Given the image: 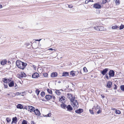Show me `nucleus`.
Instances as JSON below:
<instances>
[{
  "label": "nucleus",
  "instance_id": "nucleus-61",
  "mask_svg": "<svg viewBox=\"0 0 124 124\" xmlns=\"http://www.w3.org/2000/svg\"><path fill=\"white\" fill-rule=\"evenodd\" d=\"M116 109L115 108H112V110H115Z\"/></svg>",
  "mask_w": 124,
  "mask_h": 124
},
{
  "label": "nucleus",
  "instance_id": "nucleus-60",
  "mask_svg": "<svg viewBox=\"0 0 124 124\" xmlns=\"http://www.w3.org/2000/svg\"><path fill=\"white\" fill-rule=\"evenodd\" d=\"M89 2H93V0H88Z\"/></svg>",
  "mask_w": 124,
  "mask_h": 124
},
{
  "label": "nucleus",
  "instance_id": "nucleus-11",
  "mask_svg": "<svg viewBox=\"0 0 124 124\" xmlns=\"http://www.w3.org/2000/svg\"><path fill=\"white\" fill-rule=\"evenodd\" d=\"M83 109L79 108L78 109L76 110L75 112L77 113L80 114L83 112Z\"/></svg>",
  "mask_w": 124,
  "mask_h": 124
},
{
  "label": "nucleus",
  "instance_id": "nucleus-54",
  "mask_svg": "<svg viewBox=\"0 0 124 124\" xmlns=\"http://www.w3.org/2000/svg\"><path fill=\"white\" fill-rule=\"evenodd\" d=\"M7 63H8V64H11V62L10 61H8V62Z\"/></svg>",
  "mask_w": 124,
  "mask_h": 124
},
{
  "label": "nucleus",
  "instance_id": "nucleus-44",
  "mask_svg": "<svg viewBox=\"0 0 124 124\" xmlns=\"http://www.w3.org/2000/svg\"><path fill=\"white\" fill-rule=\"evenodd\" d=\"M4 87L5 88H7L8 87V85H7V84H4Z\"/></svg>",
  "mask_w": 124,
  "mask_h": 124
},
{
  "label": "nucleus",
  "instance_id": "nucleus-1",
  "mask_svg": "<svg viewBox=\"0 0 124 124\" xmlns=\"http://www.w3.org/2000/svg\"><path fill=\"white\" fill-rule=\"evenodd\" d=\"M16 65L17 67L22 70H23L27 65L26 63L20 60H17L16 61Z\"/></svg>",
  "mask_w": 124,
  "mask_h": 124
},
{
  "label": "nucleus",
  "instance_id": "nucleus-32",
  "mask_svg": "<svg viewBox=\"0 0 124 124\" xmlns=\"http://www.w3.org/2000/svg\"><path fill=\"white\" fill-rule=\"evenodd\" d=\"M115 113L116 114H119L121 113V112L119 110H116Z\"/></svg>",
  "mask_w": 124,
  "mask_h": 124
},
{
  "label": "nucleus",
  "instance_id": "nucleus-55",
  "mask_svg": "<svg viewBox=\"0 0 124 124\" xmlns=\"http://www.w3.org/2000/svg\"><path fill=\"white\" fill-rule=\"evenodd\" d=\"M100 108V107H99V106H98V105H97V106L96 107V109H99V108Z\"/></svg>",
  "mask_w": 124,
  "mask_h": 124
},
{
  "label": "nucleus",
  "instance_id": "nucleus-62",
  "mask_svg": "<svg viewBox=\"0 0 124 124\" xmlns=\"http://www.w3.org/2000/svg\"><path fill=\"white\" fill-rule=\"evenodd\" d=\"M24 109H27V108L26 107V106L25 107H24Z\"/></svg>",
  "mask_w": 124,
  "mask_h": 124
},
{
  "label": "nucleus",
  "instance_id": "nucleus-16",
  "mask_svg": "<svg viewBox=\"0 0 124 124\" xmlns=\"http://www.w3.org/2000/svg\"><path fill=\"white\" fill-rule=\"evenodd\" d=\"M112 82L111 81H109L108 82L107 84V86L108 88H110L112 85Z\"/></svg>",
  "mask_w": 124,
  "mask_h": 124
},
{
  "label": "nucleus",
  "instance_id": "nucleus-39",
  "mask_svg": "<svg viewBox=\"0 0 124 124\" xmlns=\"http://www.w3.org/2000/svg\"><path fill=\"white\" fill-rule=\"evenodd\" d=\"M6 120L7 121V122L8 123L10 122L11 120L8 117H7L6 118Z\"/></svg>",
  "mask_w": 124,
  "mask_h": 124
},
{
  "label": "nucleus",
  "instance_id": "nucleus-21",
  "mask_svg": "<svg viewBox=\"0 0 124 124\" xmlns=\"http://www.w3.org/2000/svg\"><path fill=\"white\" fill-rule=\"evenodd\" d=\"M99 31H102L104 30V27L102 26H98Z\"/></svg>",
  "mask_w": 124,
  "mask_h": 124
},
{
  "label": "nucleus",
  "instance_id": "nucleus-5",
  "mask_svg": "<svg viewBox=\"0 0 124 124\" xmlns=\"http://www.w3.org/2000/svg\"><path fill=\"white\" fill-rule=\"evenodd\" d=\"M115 75V72L114 71L112 70H110L109 73V75L110 78L111 77H113Z\"/></svg>",
  "mask_w": 124,
  "mask_h": 124
},
{
  "label": "nucleus",
  "instance_id": "nucleus-50",
  "mask_svg": "<svg viewBox=\"0 0 124 124\" xmlns=\"http://www.w3.org/2000/svg\"><path fill=\"white\" fill-rule=\"evenodd\" d=\"M49 50H54V51H55L56 50L55 49H53L52 48H50L48 49Z\"/></svg>",
  "mask_w": 124,
  "mask_h": 124
},
{
  "label": "nucleus",
  "instance_id": "nucleus-4",
  "mask_svg": "<svg viewBox=\"0 0 124 124\" xmlns=\"http://www.w3.org/2000/svg\"><path fill=\"white\" fill-rule=\"evenodd\" d=\"M67 95L68 98L70 99L71 102L75 99V97H73L72 94L71 93H68L67 94Z\"/></svg>",
  "mask_w": 124,
  "mask_h": 124
},
{
  "label": "nucleus",
  "instance_id": "nucleus-26",
  "mask_svg": "<svg viewBox=\"0 0 124 124\" xmlns=\"http://www.w3.org/2000/svg\"><path fill=\"white\" fill-rule=\"evenodd\" d=\"M119 27L117 26H113L111 28L113 29H115L118 28Z\"/></svg>",
  "mask_w": 124,
  "mask_h": 124
},
{
  "label": "nucleus",
  "instance_id": "nucleus-33",
  "mask_svg": "<svg viewBox=\"0 0 124 124\" xmlns=\"http://www.w3.org/2000/svg\"><path fill=\"white\" fill-rule=\"evenodd\" d=\"M35 92L37 94V95H38L39 94L40 91H39L38 89H37L35 91Z\"/></svg>",
  "mask_w": 124,
  "mask_h": 124
},
{
  "label": "nucleus",
  "instance_id": "nucleus-41",
  "mask_svg": "<svg viewBox=\"0 0 124 124\" xmlns=\"http://www.w3.org/2000/svg\"><path fill=\"white\" fill-rule=\"evenodd\" d=\"M43 76L45 77H47L48 76V74L47 73H44L43 74Z\"/></svg>",
  "mask_w": 124,
  "mask_h": 124
},
{
  "label": "nucleus",
  "instance_id": "nucleus-35",
  "mask_svg": "<svg viewBox=\"0 0 124 124\" xmlns=\"http://www.w3.org/2000/svg\"><path fill=\"white\" fill-rule=\"evenodd\" d=\"M27 121L25 120H23L22 122V124H27Z\"/></svg>",
  "mask_w": 124,
  "mask_h": 124
},
{
  "label": "nucleus",
  "instance_id": "nucleus-20",
  "mask_svg": "<svg viewBox=\"0 0 124 124\" xmlns=\"http://www.w3.org/2000/svg\"><path fill=\"white\" fill-rule=\"evenodd\" d=\"M69 75V73L67 72H64L63 73L62 75V76L66 77Z\"/></svg>",
  "mask_w": 124,
  "mask_h": 124
},
{
  "label": "nucleus",
  "instance_id": "nucleus-25",
  "mask_svg": "<svg viewBox=\"0 0 124 124\" xmlns=\"http://www.w3.org/2000/svg\"><path fill=\"white\" fill-rule=\"evenodd\" d=\"M4 82L5 83L7 84L8 82V79L6 78H4L2 79Z\"/></svg>",
  "mask_w": 124,
  "mask_h": 124
},
{
  "label": "nucleus",
  "instance_id": "nucleus-63",
  "mask_svg": "<svg viewBox=\"0 0 124 124\" xmlns=\"http://www.w3.org/2000/svg\"><path fill=\"white\" fill-rule=\"evenodd\" d=\"M17 86V85L16 84L15 86V87H16V86Z\"/></svg>",
  "mask_w": 124,
  "mask_h": 124
},
{
  "label": "nucleus",
  "instance_id": "nucleus-19",
  "mask_svg": "<svg viewBox=\"0 0 124 124\" xmlns=\"http://www.w3.org/2000/svg\"><path fill=\"white\" fill-rule=\"evenodd\" d=\"M60 91H62V89L60 90H56L55 91V93L57 95H59L61 94V92H60Z\"/></svg>",
  "mask_w": 124,
  "mask_h": 124
},
{
  "label": "nucleus",
  "instance_id": "nucleus-29",
  "mask_svg": "<svg viewBox=\"0 0 124 124\" xmlns=\"http://www.w3.org/2000/svg\"><path fill=\"white\" fill-rule=\"evenodd\" d=\"M45 95V93L44 91H42L41 92L40 95L42 97H44Z\"/></svg>",
  "mask_w": 124,
  "mask_h": 124
},
{
  "label": "nucleus",
  "instance_id": "nucleus-57",
  "mask_svg": "<svg viewBox=\"0 0 124 124\" xmlns=\"http://www.w3.org/2000/svg\"><path fill=\"white\" fill-rule=\"evenodd\" d=\"M41 39H37V40H35L36 41H40Z\"/></svg>",
  "mask_w": 124,
  "mask_h": 124
},
{
  "label": "nucleus",
  "instance_id": "nucleus-47",
  "mask_svg": "<svg viewBox=\"0 0 124 124\" xmlns=\"http://www.w3.org/2000/svg\"><path fill=\"white\" fill-rule=\"evenodd\" d=\"M101 110H99L97 112V113L98 114H99L100 113H101Z\"/></svg>",
  "mask_w": 124,
  "mask_h": 124
},
{
  "label": "nucleus",
  "instance_id": "nucleus-30",
  "mask_svg": "<svg viewBox=\"0 0 124 124\" xmlns=\"http://www.w3.org/2000/svg\"><path fill=\"white\" fill-rule=\"evenodd\" d=\"M52 96V101L53 102H54L56 98L53 95Z\"/></svg>",
  "mask_w": 124,
  "mask_h": 124
},
{
  "label": "nucleus",
  "instance_id": "nucleus-49",
  "mask_svg": "<svg viewBox=\"0 0 124 124\" xmlns=\"http://www.w3.org/2000/svg\"><path fill=\"white\" fill-rule=\"evenodd\" d=\"M105 77L108 80L109 79V78L108 77V76L107 74H106L105 75Z\"/></svg>",
  "mask_w": 124,
  "mask_h": 124
},
{
  "label": "nucleus",
  "instance_id": "nucleus-3",
  "mask_svg": "<svg viewBox=\"0 0 124 124\" xmlns=\"http://www.w3.org/2000/svg\"><path fill=\"white\" fill-rule=\"evenodd\" d=\"M71 102H72L73 104V107H75L77 108H78V102L76 100H74L72 101Z\"/></svg>",
  "mask_w": 124,
  "mask_h": 124
},
{
  "label": "nucleus",
  "instance_id": "nucleus-17",
  "mask_svg": "<svg viewBox=\"0 0 124 124\" xmlns=\"http://www.w3.org/2000/svg\"><path fill=\"white\" fill-rule=\"evenodd\" d=\"M8 85L10 87H12L14 85V83L13 80L11 81L10 83H8Z\"/></svg>",
  "mask_w": 124,
  "mask_h": 124
},
{
  "label": "nucleus",
  "instance_id": "nucleus-51",
  "mask_svg": "<svg viewBox=\"0 0 124 124\" xmlns=\"http://www.w3.org/2000/svg\"><path fill=\"white\" fill-rule=\"evenodd\" d=\"M26 46H29L30 45V43H27L25 44Z\"/></svg>",
  "mask_w": 124,
  "mask_h": 124
},
{
  "label": "nucleus",
  "instance_id": "nucleus-64",
  "mask_svg": "<svg viewBox=\"0 0 124 124\" xmlns=\"http://www.w3.org/2000/svg\"><path fill=\"white\" fill-rule=\"evenodd\" d=\"M8 95H9V94H8Z\"/></svg>",
  "mask_w": 124,
  "mask_h": 124
},
{
  "label": "nucleus",
  "instance_id": "nucleus-12",
  "mask_svg": "<svg viewBox=\"0 0 124 124\" xmlns=\"http://www.w3.org/2000/svg\"><path fill=\"white\" fill-rule=\"evenodd\" d=\"M66 108H67V110L70 111L73 110V108L70 105H68L67 106Z\"/></svg>",
  "mask_w": 124,
  "mask_h": 124
},
{
  "label": "nucleus",
  "instance_id": "nucleus-34",
  "mask_svg": "<svg viewBox=\"0 0 124 124\" xmlns=\"http://www.w3.org/2000/svg\"><path fill=\"white\" fill-rule=\"evenodd\" d=\"M98 26H96L93 27V28L96 30L99 31Z\"/></svg>",
  "mask_w": 124,
  "mask_h": 124
},
{
  "label": "nucleus",
  "instance_id": "nucleus-58",
  "mask_svg": "<svg viewBox=\"0 0 124 124\" xmlns=\"http://www.w3.org/2000/svg\"><path fill=\"white\" fill-rule=\"evenodd\" d=\"M2 8V5L1 4H0V8Z\"/></svg>",
  "mask_w": 124,
  "mask_h": 124
},
{
  "label": "nucleus",
  "instance_id": "nucleus-59",
  "mask_svg": "<svg viewBox=\"0 0 124 124\" xmlns=\"http://www.w3.org/2000/svg\"><path fill=\"white\" fill-rule=\"evenodd\" d=\"M11 79H8V81L9 82H11Z\"/></svg>",
  "mask_w": 124,
  "mask_h": 124
},
{
  "label": "nucleus",
  "instance_id": "nucleus-10",
  "mask_svg": "<svg viewBox=\"0 0 124 124\" xmlns=\"http://www.w3.org/2000/svg\"><path fill=\"white\" fill-rule=\"evenodd\" d=\"M34 112L35 114L37 116H39L40 115V114L39 111L37 109H35L34 110Z\"/></svg>",
  "mask_w": 124,
  "mask_h": 124
},
{
  "label": "nucleus",
  "instance_id": "nucleus-9",
  "mask_svg": "<svg viewBox=\"0 0 124 124\" xmlns=\"http://www.w3.org/2000/svg\"><path fill=\"white\" fill-rule=\"evenodd\" d=\"M35 108L31 106H29L28 107V109L29 110H28L30 111V112L32 111H33L35 110Z\"/></svg>",
  "mask_w": 124,
  "mask_h": 124
},
{
  "label": "nucleus",
  "instance_id": "nucleus-28",
  "mask_svg": "<svg viewBox=\"0 0 124 124\" xmlns=\"http://www.w3.org/2000/svg\"><path fill=\"white\" fill-rule=\"evenodd\" d=\"M74 71H71L70 72V75L72 76H74L75 75V73L73 72Z\"/></svg>",
  "mask_w": 124,
  "mask_h": 124
},
{
  "label": "nucleus",
  "instance_id": "nucleus-13",
  "mask_svg": "<svg viewBox=\"0 0 124 124\" xmlns=\"http://www.w3.org/2000/svg\"><path fill=\"white\" fill-rule=\"evenodd\" d=\"M108 69L106 68L103 69L102 71H101V73L103 75H105L108 71Z\"/></svg>",
  "mask_w": 124,
  "mask_h": 124
},
{
  "label": "nucleus",
  "instance_id": "nucleus-18",
  "mask_svg": "<svg viewBox=\"0 0 124 124\" xmlns=\"http://www.w3.org/2000/svg\"><path fill=\"white\" fill-rule=\"evenodd\" d=\"M57 73L56 72H53L51 74V76L52 77H56L57 76Z\"/></svg>",
  "mask_w": 124,
  "mask_h": 124
},
{
  "label": "nucleus",
  "instance_id": "nucleus-42",
  "mask_svg": "<svg viewBox=\"0 0 124 124\" xmlns=\"http://www.w3.org/2000/svg\"><path fill=\"white\" fill-rule=\"evenodd\" d=\"M89 111L91 114H94V113L93 112V110L90 109L89 110Z\"/></svg>",
  "mask_w": 124,
  "mask_h": 124
},
{
  "label": "nucleus",
  "instance_id": "nucleus-53",
  "mask_svg": "<svg viewBox=\"0 0 124 124\" xmlns=\"http://www.w3.org/2000/svg\"><path fill=\"white\" fill-rule=\"evenodd\" d=\"M31 124H36V123H34V121H31Z\"/></svg>",
  "mask_w": 124,
  "mask_h": 124
},
{
  "label": "nucleus",
  "instance_id": "nucleus-48",
  "mask_svg": "<svg viewBox=\"0 0 124 124\" xmlns=\"http://www.w3.org/2000/svg\"><path fill=\"white\" fill-rule=\"evenodd\" d=\"M19 93V92H16V95H20V94H21V93Z\"/></svg>",
  "mask_w": 124,
  "mask_h": 124
},
{
  "label": "nucleus",
  "instance_id": "nucleus-6",
  "mask_svg": "<svg viewBox=\"0 0 124 124\" xmlns=\"http://www.w3.org/2000/svg\"><path fill=\"white\" fill-rule=\"evenodd\" d=\"M93 7L95 8L99 9L101 8V6L98 3H96L94 4Z\"/></svg>",
  "mask_w": 124,
  "mask_h": 124
},
{
  "label": "nucleus",
  "instance_id": "nucleus-37",
  "mask_svg": "<svg viewBox=\"0 0 124 124\" xmlns=\"http://www.w3.org/2000/svg\"><path fill=\"white\" fill-rule=\"evenodd\" d=\"M120 1L119 0H116L115 3L116 5H118L120 3Z\"/></svg>",
  "mask_w": 124,
  "mask_h": 124
},
{
  "label": "nucleus",
  "instance_id": "nucleus-40",
  "mask_svg": "<svg viewBox=\"0 0 124 124\" xmlns=\"http://www.w3.org/2000/svg\"><path fill=\"white\" fill-rule=\"evenodd\" d=\"M83 70H84V71L85 72H87L88 71L86 69V67H84L83 68Z\"/></svg>",
  "mask_w": 124,
  "mask_h": 124
},
{
  "label": "nucleus",
  "instance_id": "nucleus-52",
  "mask_svg": "<svg viewBox=\"0 0 124 124\" xmlns=\"http://www.w3.org/2000/svg\"><path fill=\"white\" fill-rule=\"evenodd\" d=\"M89 2L88 0H86L85 2V4H87Z\"/></svg>",
  "mask_w": 124,
  "mask_h": 124
},
{
  "label": "nucleus",
  "instance_id": "nucleus-31",
  "mask_svg": "<svg viewBox=\"0 0 124 124\" xmlns=\"http://www.w3.org/2000/svg\"><path fill=\"white\" fill-rule=\"evenodd\" d=\"M120 89L122 91H124V85H121L120 87Z\"/></svg>",
  "mask_w": 124,
  "mask_h": 124
},
{
  "label": "nucleus",
  "instance_id": "nucleus-43",
  "mask_svg": "<svg viewBox=\"0 0 124 124\" xmlns=\"http://www.w3.org/2000/svg\"><path fill=\"white\" fill-rule=\"evenodd\" d=\"M102 3L103 4H105L107 2V0H102Z\"/></svg>",
  "mask_w": 124,
  "mask_h": 124
},
{
  "label": "nucleus",
  "instance_id": "nucleus-56",
  "mask_svg": "<svg viewBox=\"0 0 124 124\" xmlns=\"http://www.w3.org/2000/svg\"><path fill=\"white\" fill-rule=\"evenodd\" d=\"M101 95L102 97V98H104L105 96H104L103 95H102V94H101Z\"/></svg>",
  "mask_w": 124,
  "mask_h": 124
},
{
  "label": "nucleus",
  "instance_id": "nucleus-14",
  "mask_svg": "<svg viewBox=\"0 0 124 124\" xmlns=\"http://www.w3.org/2000/svg\"><path fill=\"white\" fill-rule=\"evenodd\" d=\"M52 95H47L45 97V98L47 100H50L52 99Z\"/></svg>",
  "mask_w": 124,
  "mask_h": 124
},
{
  "label": "nucleus",
  "instance_id": "nucleus-46",
  "mask_svg": "<svg viewBox=\"0 0 124 124\" xmlns=\"http://www.w3.org/2000/svg\"><path fill=\"white\" fill-rule=\"evenodd\" d=\"M115 87L113 88L114 89H116L117 88V86L116 84H114Z\"/></svg>",
  "mask_w": 124,
  "mask_h": 124
},
{
  "label": "nucleus",
  "instance_id": "nucleus-24",
  "mask_svg": "<svg viewBox=\"0 0 124 124\" xmlns=\"http://www.w3.org/2000/svg\"><path fill=\"white\" fill-rule=\"evenodd\" d=\"M61 106L62 108L64 109H65V108H66L67 106L64 103H63L61 105Z\"/></svg>",
  "mask_w": 124,
  "mask_h": 124
},
{
  "label": "nucleus",
  "instance_id": "nucleus-36",
  "mask_svg": "<svg viewBox=\"0 0 124 124\" xmlns=\"http://www.w3.org/2000/svg\"><path fill=\"white\" fill-rule=\"evenodd\" d=\"M51 116V113H49L48 114H47V115H45V116H45V117H50Z\"/></svg>",
  "mask_w": 124,
  "mask_h": 124
},
{
  "label": "nucleus",
  "instance_id": "nucleus-2",
  "mask_svg": "<svg viewBox=\"0 0 124 124\" xmlns=\"http://www.w3.org/2000/svg\"><path fill=\"white\" fill-rule=\"evenodd\" d=\"M18 77L20 78H21L23 77H26V74L23 72H21L19 73L17 75Z\"/></svg>",
  "mask_w": 124,
  "mask_h": 124
},
{
  "label": "nucleus",
  "instance_id": "nucleus-7",
  "mask_svg": "<svg viewBox=\"0 0 124 124\" xmlns=\"http://www.w3.org/2000/svg\"><path fill=\"white\" fill-rule=\"evenodd\" d=\"M59 101L61 102H62V103H63L65 102L66 100L64 97L63 96H62L61 98H60Z\"/></svg>",
  "mask_w": 124,
  "mask_h": 124
},
{
  "label": "nucleus",
  "instance_id": "nucleus-22",
  "mask_svg": "<svg viewBox=\"0 0 124 124\" xmlns=\"http://www.w3.org/2000/svg\"><path fill=\"white\" fill-rule=\"evenodd\" d=\"M16 107L17 108H19L20 109H21L23 108V106L21 104H18L17 106Z\"/></svg>",
  "mask_w": 124,
  "mask_h": 124
},
{
  "label": "nucleus",
  "instance_id": "nucleus-15",
  "mask_svg": "<svg viewBox=\"0 0 124 124\" xmlns=\"http://www.w3.org/2000/svg\"><path fill=\"white\" fill-rule=\"evenodd\" d=\"M17 119L16 117H13L12 118V121L11 123L12 124L13 123H16L17 121Z\"/></svg>",
  "mask_w": 124,
  "mask_h": 124
},
{
  "label": "nucleus",
  "instance_id": "nucleus-38",
  "mask_svg": "<svg viewBox=\"0 0 124 124\" xmlns=\"http://www.w3.org/2000/svg\"><path fill=\"white\" fill-rule=\"evenodd\" d=\"M124 28V25L123 24H121V26H120L119 28L120 30H121L123 29Z\"/></svg>",
  "mask_w": 124,
  "mask_h": 124
},
{
  "label": "nucleus",
  "instance_id": "nucleus-23",
  "mask_svg": "<svg viewBox=\"0 0 124 124\" xmlns=\"http://www.w3.org/2000/svg\"><path fill=\"white\" fill-rule=\"evenodd\" d=\"M7 63V61L6 60L4 61H2L0 63L2 65H4L5 64H6Z\"/></svg>",
  "mask_w": 124,
  "mask_h": 124
},
{
  "label": "nucleus",
  "instance_id": "nucleus-45",
  "mask_svg": "<svg viewBox=\"0 0 124 124\" xmlns=\"http://www.w3.org/2000/svg\"><path fill=\"white\" fill-rule=\"evenodd\" d=\"M68 7L69 8H71L73 7V6L72 5H68Z\"/></svg>",
  "mask_w": 124,
  "mask_h": 124
},
{
  "label": "nucleus",
  "instance_id": "nucleus-27",
  "mask_svg": "<svg viewBox=\"0 0 124 124\" xmlns=\"http://www.w3.org/2000/svg\"><path fill=\"white\" fill-rule=\"evenodd\" d=\"M47 91L49 94H52V91L51 90L49 89H47Z\"/></svg>",
  "mask_w": 124,
  "mask_h": 124
},
{
  "label": "nucleus",
  "instance_id": "nucleus-8",
  "mask_svg": "<svg viewBox=\"0 0 124 124\" xmlns=\"http://www.w3.org/2000/svg\"><path fill=\"white\" fill-rule=\"evenodd\" d=\"M39 76V74L37 72H35L32 75V77L33 78H37Z\"/></svg>",
  "mask_w": 124,
  "mask_h": 124
}]
</instances>
